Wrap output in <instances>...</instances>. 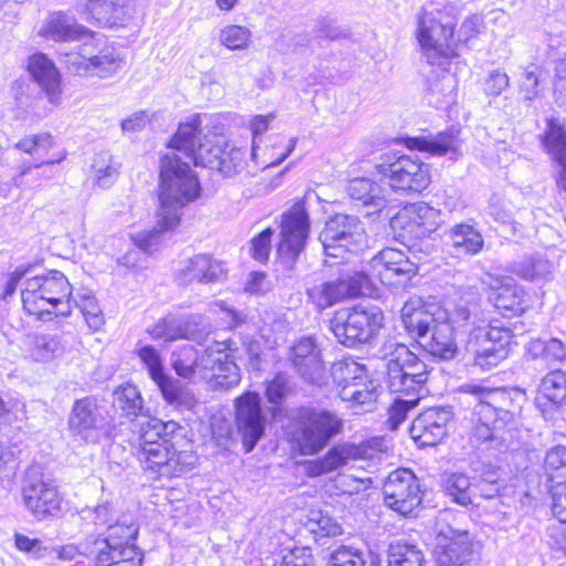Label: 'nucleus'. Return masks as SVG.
I'll list each match as a JSON object with an SVG mask.
<instances>
[{
	"instance_id": "nucleus-1",
	"label": "nucleus",
	"mask_w": 566,
	"mask_h": 566,
	"mask_svg": "<svg viewBox=\"0 0 566 566\" xmlns=\"http://www.w3.org/2000/svg\"><path fill=\"white\" fill-rule=\"evenodd\" d=\"M417 271V264L403 252L386 248L369 261L368 271L348 273L338 280L317 284L307 290V296L318 311H323L348 297L363 294L373 277L386 285H400L410 281Z\"/></svg>"
},
{
	"instance_id": "nucleus-2",
	"label": "nucleus",
	"mask_w": 566,
	"mask_h": 566,
	"mask_svg": "<svg viewBox=\"0 0 566 566\" xmlns=\"http://www.w3.org/2000/svg\"><path fill=\"white\" fill-rule=\"evenodd\" d=\"M177 153L185 156L182 150L171 146L170 140L168 151L160 159L157 227L168 231L179 224L182 208L200 196L197 176Z\"/></svg>"
},
{
	"instance_id": "nucleus-3",
	"label": "nucleus",
	"mask_w": 566,
	"mask_h": 566,
	"mask_svg": "<svg viewBox=\"0 0 566 566\" xmlns=\"http://www.w3.org/2000/svg\"><path fill=\"white\" fill-rule=\"evenodd\" d=\"M200 116L195 115L188 122L181 123L171 138V146L182 150L185 157L196 166L219 170L227 177L241 172L245 165V147L237 146L223 137H206L199 142Z\"/></svg>"
},
{
	"instance_id": "nucleus-4",
	"label": "nucleus",
	"mask_w": 566,
	"mask_h": 566,
	"mask_svg": "<svg viewBox=\"0 0 566 566\" xmlns=\"http://www.w3.org/2000/svg\"><path fill=\"white\" fill-rule=\"evenodd\" d=\"M480 304L472 296L461 295L447 301L432 316L429 333L419 342L432 356L453 359L459 352L458 335L480 322Z\"/></svg>"
},
{
	"instance_id": "nucleus-5",
	"label": "nucleus",
	"mask_w": 566,
	"mask_h": 566,
	"mask_svg": "<svg viewBox=\"0 0 566 566\" xmlns=\"http://www.w3.org/2000/svg\"><path fill=\"white\" fill-rule=\"evenodd\" d=\"M455 22L452 6L430 4L417 14L415 36L429 64L446 67L458 55L453 41Z\"/></svg>"
},
{
	"instance_id": "nucleus-6",
	"label": "nucleus",
	"mask_w": 566,
	"mask_h": 566,
	"mask_svg": "<svg viewBox=\"0 0 566 566\" xmlns=\"http://www.w3.org/2000/svg\"><path fill=\"white\" fill-rule=\"evenodd\" d=\"M24 310L38 318L44 315L69 316L72 312V285L60 271L27 277L21 284Z\"/></svg>"
},
{
	"instance_id": "nucleus-7",
	"label": "nucleus",
	"mask_w": 566,
	"mask_h": 566,
	"mask_svg": "<svg viewBox=\"0 0 566 566\" xmlns=\"http://www.w3.org/2000/svg\"><path fill=\"white\" fill-rule=\"evenodd\" d=\"M387 360V385L392 392L417 397L424 394L428 378L427 366L410 349L400 343L389 340L382 346Z\"/></svg>"
},
{
	"instance_id": "nucleus-8",
	"label": "nucleus",
	"mask_w": 566,
	"mask_h": 566,
	"mask_svg": "<svg viewBox=\"0 0 566 566\" xmlns=\"http://www.w3.org/2000/svg\"><path fill=\"white\" fill-rule=\"evenodd\" d=\"M343 419L335 412L302 408L294 419L292 441L301 454L312 455L323 450L343 430Z\"/></svg>"
},
{
	"instance_id": "nucleus-9",
	"label": "nucleus",
	"mask_w": 566,
	"mask_h": 566,
	"mask_svg": "<svg viewBox=\"0 0 566 566\" xmlns=\"http://www.w3.org/2000/svg\"><path fill=\"white\" fill-rule=\"evenodd\" d=\"M462 391L469 396V402H474V413L483 419H497L501 426L513 427L517 423L522 411L524 394L517 390L512 392L496 388L490 389L481 385L469 384Z\"/></svg>"
},
{
	"instance_id": "nucleus-10",
	"label": "nucleus",
	"mask_w": 566,
	"mask_h": 566,
	"mask_svg": "<svg viewBox=\"0 0 566 566\" xmlns=\"http://www.w3.org/2000/svg\"><path fill=\"white\" fill-rule=\"evenodd\" d=\"M382 321L379 308L355 306L336 312L331 321V331L340 344L353 347L376 336Z\"/></svg>"
},
{
	"instance_id": "nucleus-11",
	"label": "nucleus",
	"mask_w": 566,
	"mask_h": 566,
	"mask_svg": "<svg viewBox=\"0 0 566 566\" xmlns=\"http://www.w3.org/2000/svg\"><path fill=\"white\" fill-rule=\"evenodd\" d=\"M21 496L24 507L38 521L56 516L62 497L54 481L39 465H30L23 478Z\"/></svg>"
},
{
	"instance_id": "nucleus-12",
	"label": "nucleus",
	"mask_w": 566,
	"mask_h": 566,
	"mask_svg": "<svg viewBox=\"0 0 566 566\" xmlns=\"http://www.w3.org/2000/svg\"><path fill=\"white\" fill-rule=\"evenodd\" d=\"M135 353L168 405L180 410L195 408L198 403L195 394L165 373L164 359L154 346L139 345Z\"/></svg>"
},
{
	"instance_id": "nucleus-13",
	"label": "nucleus",
	"mask_w": 566,
	"mask_h": 566,
	"mask_svg": "<svg viewBox=\"0 0 566 566\" xmlns=\"http://www.w3.org/2000/svg\"><path fill=\"white\" fill-rule=\"evenodd\" d=\"M376 171L388 179L391 190L402 193L421 192L430 185L429 168L410 156L395 158L390 154L375 166Z\"/></svg>"
},
{
	"instance_id": "nucleus-14",
	"label": "nucleus",
	"mask_w": 566,
	"mask_h": 566,
	"mask_svg": "<svg viewBox=\"0 0 566 566\" xmlns=\"http://www.w3.org/2000/svg\"><path fill=\"white\" fill-rule=\"evenodd\" d=\"M319 241L328 258L344 260L365 243V232L357 217L337 213L326 222Z\"/></svg>"
},
{
	"instance_id": "nucleus-15",
	"label": "nucleus",
	"mask_w": 566,
	"mask_h": 566,
	"mask_svg": "<svg viewBox=\"0 0 566 566\" xmlns=\"http://www.w3.org/2000/svg\"><path fill=\"white\" fill-rule=\"evenodd\" d=\"M237 348L232 340L214 343L202 353L203 379L214 389H229L239 385L240 368L235 364Z\"/></svg>"
},
{
	"instance_id": "nucleus-16",
	"label": "nucleus",
	"mask_w": 566,
	"mask_h": 566,
	"mask_svg": "<svg viewBox=\"0 0 566 566\" xmlns=\"http://www.w3.org/2000/svg\"><path fill=\"white\" fill-rule=\"evenodd\" d=\"M137 455L145 470L166 478L188 473L196 460L191 451L177 450L169 439H164L161 444L143 447Z\"/></svg>"
},
{
	"instance_id": "nucleus-17",
	"label": "nucleus",
	"mask_w": 566,
	"mask_h": 566,
	"mask_svg": "<svg viewBox=\"0 0 566 566\" xmlns=\"http://www.w3.org/2000/svg\"><path fill=\"white\" fill-rule=\"evenodd\" d=\"M280 228L276 253L284 264L291 266L304 250L310 233L308 214L303 201L295 202L282 214Z\"/></svg>"
},
{
	"instance_id": "nucleus-18",
	"label": "nucleus",
	"mask_w": 566,
	"mask_h": 566,
	"mask_svg": "<svg viewBox=\"0 0 566 566\" xmlns=\"http://www.w3.org/2000/svg\"><path fill=\"white\" fill-rule=\"evenodd\" d=\"M382 440L371 439L361 443H343L332 448L323 458L308 461L305 465L308 476H319L337 470L353 461L373 459L381 450Z\"/></svg>"
},
{
	"instance_id": "nucleus-19",
	"label": "nucleus",
	"mask_w": 566,
	"mask_h": 566,
	"mask_svg": "<svg viewBox=\"0 0 566 566\" xmlns=\"http://www.w3.org/2000/svg\"><path fill=\"white\" fill-rule=\"evenodd\" d=\"M382 493L385 504L405 516L411 514L422 501L418 479L407 469L392 471L382 485Z\"/></svg>"
},
{
	"instance_id": "nucleus-20",
	"label": "nucleus",
	"mask_w": 566,
	"mask_h": 566,
	"mask_svg": "<svg viewBox=\"0 0 566 566\" xmlns=\"http://www.w3.org/2000/svg\"><path fill=\"white\" fill-rule=\"evenodd\" d=\"M235 426L245 452H251L265 430L259 394L247 391L234 400Z\"/></svg>"
},
{
	"instance_id": "nucleus-21",
	"label": "nucleus",
	"mask_w": 566,
	"mask_h": 566,
	"mask_svg": "<svg viewBox=\"0 0 566 566\" xmlns=\"http://www.w3.org/2000/svg\"><path fill=\"white\" fill-rule=\"evenodd\" d=\"M67 69L78 75H94L107 78L116 74L124 66V59L113 46H105L97 54L88 56L86 48L83 52L66 54Z\"/></svg>"
},
{
	"instance_id": "nucleus-22",
	"label": "nucleus",
	"mask_w": 566,
	"mask_h": 566,
	"mask_svg": "<svg viewBox=\"0 0 566 566\" xmlns=\"http://www.w3.org/2000/svg\"><path fill=\"white\" fill-rule=\"evenodd\" d=\"M103 422L95 401L84 398L76 400L72 407L69 430L75 439L95 444L108 434V429Z\"/></svg>"
},
{
	"instance_id": "nucleus-23",
	"label": "nucleus",
	"mask_w": 566,
	"mask_h": 566,
	"mask_svg": "<svg viewBox=\"0 0 566 566\" xmlns=\"http://www.w3.org/2000/svg\"><path fill=\"white\" fill-rule=\"evenodd\" d=\"M442 223L441 211L426 202L406 206L391 220L392 228L417 238L434 232Z\"/></svg>"
},
{
	"instance_id": "nucleus-24",
	"label": "nucleus",
	"mask_w": 566,
	"mask_h": 566,
	"mask_svg": "<svg viewBox=\"0 0 566 566\" xmlns=\"http://www.w3.org/2000/svg\"><path fill=\"white\" fill-rule=\"evenodd\" d=\"M290 360L302 378L322 385L326 378V368L321 349L312 337H302L290 350Z\"/></svg>"
},
{
	"instance_id": "nucleus-25",
	"label": "nucleus",
	"mask_w": 566,
	"mask_h": 566,
	"mask_svg": "<svg viewBox=\"0 0 566 566\" xmlns=\"http://www.w3.org/2000/svg\"><path fill=\"white\" fill-rule=\"evenodd\" d=\"M434 554L439 566H463L471 555L469 534L441 527L436 535Z\"/></svg>"
},
{
	"instance_id": "nucleus-26",
	"label": "nucleus",
	"mask_w": 566,
	"mask_h": 566,
	"mask_svg": "<svg viewBox=\"0 0 566 566\" xmlns=\"http://www.w3.org/2000/svg\"><path fill=\"white\" fill-rule=\"evenodd\" d=\"M451 412L442 408H430L421 412L410 427L411 438L420 447H433L447 436Z\"/></svg>"
},
{
	"instance_id": "nucleus-27",
	"label": "nucleus",
	"mask_w": 566,
	"mask_h": 566,
	"mask_svg": "<svg viewBox=\"0 0 566 566\" xmlns=\"http://www.w3.org/2000/svg\"><path fill=\"white\" fill-rule=\"evenodd\" d=\"M82 13L99 27L114 28L125 25L134 10L130 0H86Z\"/></svg>"
},
{
	"instance_id": "nucleus-28",
	"label": "nucleus",
	"mask_w": 566,
	"mask_h": 566,
	"mask_svg": "<svg viewBox=\"0 0 566 566\" xmlns=\"http://www.w3.org/2000/svg\"><path fill=\"white\" fill-rule=\"evenodd\" d=\"M28 70L50 104L59 105L62 101L63 86L54 62L44 53H34L29 57Z\"/></svg>"
},
{
	"instance_id": "nucleus-29",
	"label": "nucleus",
	"mask_w": 566,
	"mask_h": 566,
	"mask_svg": "<svg viewBox=\"0 0 566 566\" xmlns=\"http://www.w3.org/2000/svg\"><path fill=\"white\" fill-rule=\"evenodd\" d=\"M227 275L222 262L212 259L207 254H197L185 260L176 272V277L180 284L214 283L222 281Z\"/></svg>"
},
{
	"instance_id": "nucleus-30",
	"label": "nucleus",
	"mask_w": 566,
	"mask_h": 566,
	"mask_svg": "<svg viewBox=\"0 0 566 566\" xmlns=\"http://www.w3.org/2000/svg\"><path fill=\"white\" fill-rule=\"evenodd\" d=\"M38 35L55 42L82 41L93 33L76 20L62 11L51 12L41 22Z\"/></svg>"
},
{
	"instance_id": "nucleus-31",
	"label": "nucleus",
	"mask_w": 566,
	"mask_h": 566,
	"mask_svg": "<svg viewBox=\"0 0 566 566\" xmlns=\"http://www.w3.org/2000/svg\"><path fill=\"white\" fill-rule=\"evenodd\" d=\"M164 231L156 226L150 230L130 234L136 249H130L120 255L117 264L133 271L143 269L146 262L144 254H151L159 248Z\"/></svg>"
},
{
	"instance_id": "nucleus-32",
	"label": "nucleus",
	"mask_w": 566,
	"mask_h": 566,
	"mask_svg": "<svg viewBox=\"0 0 566 566\" xmlns=\"http://www.w3.org/2000/svg\"><path fill=\"white\" fill-rule=\"evenodd\" d=\"M492 287L494 305L504 315H520L527 308L526 292L512 277H497Z\"/></svg>"
},
{
	"instance_id": "nucleus-33",
	"label": "nucleus",
	"mask_w": 566,
	"mask_h": 566,
	"mask_svg": "<svg viewBox=\"0 0 566 566\" xmlns=\"http://www.w3.org/2000/svg\"><path fill=\"white\" fill-rule=\"evenodd\" d=\"M511 272L532 283H545L553 279L554 263L541 252L530 253L511 264Z\"/></svg>"
},
{
	"instance_id": "nucleus-34",
	"label": "nucleus",
	"mask_w": 566,
	"mask_h": 566,
	"mask_svg": "<svg viewBox=\"0 0 566 566\" xmlns=\"http://www.w3.org/2000/svg\"><path fill=\"white\" fill-rule=\"evenodd\" d=\"M408 148L419 151H426L432 156L460 154L461 140L459 130L442 132L431 137H412L406 140Z\"/></svg>"
},
{
	"instance_id": "nucleus-35",
	"label": "nucleus",
	"mask_w": 566,
	"mask_h": 566,
	"mask_svg": "<svg viewBox=\"0 0 566 566\" xmlns=\"http://www.w3.org/2000/svg\"><path fill=\"white\" fill-rule=\"evenodd\" d=\"M346 191L352 199L360 201L376 211H380L388 202V190L366 177L348 180Z\"/></svg>"
},
{
	"instance_id": "nucleus-36",
	"label": "nucleus",
	"mask_w": 566,
	"mask_h": 566,
	"mask_svg": "<svg viewBox=\"0 0 566 566\" xmlns=\"http://www.w3.org/2000/svg\"><path fill=\"white\" fill-rule=\"evenodd\" d=\"M54 146V139L49 133H41L25 136L20 139L14 147L25 154L32 155L40 159L34 168H42L61 163L65 159V151L46 158L48 151Z\"/></svg>"
},
{
	"instance_id": "nucleus-37",
	"label": "nucleus",
	"mask_w": 566,
	"mask_h": 566,
	"mask_svg": "<svg viewBox=\"0 0 566 566\" xmlns=\"http://www.w3.org/2000/svg\"><path fill=\"white\" fill-rule=\"evenodd\" d=\"M96 566H142L143 554L137 546L95 544Z\"/></svg>"
},
{
	"instance_id": "nucleus-38",
	"label": "nucleus",
	"mask_w": 566,
	"mask_h": 566,
	"mask_svg": "<svg viewBox=\"0 0 566 566\" xmlns=\"http://www.w3.org/2000/svg\"><path fill=\"white\" fill-rule=\"evenodd\" d=\"M465 350L473 356L474 365L482 370H489L497 366L509 355V348L495 346L488 339L473 337L471 333L468 336Z\"/></svg>"
},
{
	"instance_id": "nucleus-39",
	"label": "nucleus",
	"mask_w": 566,
	"mask_h": 566,
	"mask_svg": "<svg viewBox=\"0 0 566 566\" xmlns=\"http://www.w3.org/2000/svg\"><path fill=\"white\" fill-rule=\"evenodd\" d=\"M432 316L420 297L409 298L401 308V319L405 328L422 339L432 326Z\"/></svg>"
},
{
	"instance_id": "nucleus-40",
	"label": "nucleus",
	"mask_w": 566,
	"mask_h": 566,
	"mask_svg": "<svg viewBox=\"0 0 566 566\" xmlns=\"http://www.w3.org/2000/svg\"><path fill=\"white\" fill-rule=\"evenodd\" d=\"M447 237L448 243L457 255L476 254L484 245L482 234L472 226L465 223L453 226Z\"/></svg>"
},
{
	"instance_id": "nucleus-41",
	"label": "nucleus",
	"mask_w": 566,
	"mask_h": 566,
	"mask_svg": "<svg viewBox=\"0 0 566 566\" xmlns=\"http://www.w3.org/2000/svg\"><path fill=\"white\" fill-rule=\"evenodd\" d=\"M202 355L191 346L186 345L171 354V367L184 379H203Z\"/></svg>"
},
{
	"instance_id": "nucleus-42",
	"label": "nucleus",
	"mask_w": 566,
	"mask_h": 566,
	"mask_svg": "<svg viewBox=\"0 0 566 566\" xmlns=\"http://www.w3.org/2000/svg\"><path fill=\"white\" fill-rule=\"evenodd\" d=\"M138 534V526L132 514L117 516L114 523L107 526L106 535L95 544L114 546H136L135 539Z\"/></svg>"
},
{
	"instance_id": "nucleus-43",
	"label": "nucleus",
	"mask_w": 566,
	"mask_h": 566,
	"mask_svg": "<svg viewBox=\"0 0 566 566\" xmlns=\"http://www.w3.org/2000/svg\"><path fill=\"white\" fill-rule=\"evenodd\" d=\"M64 353V345L57 335L40 334L34 335L30 343L28 355L34 363L48 364L61 357Z\"/></svg>"
},
{
	"instance_id": "nucleus-44",
	"label": "nucleus",
	"mask_w": 566,
	"mask_h": 566,
	"mask_svg": "<svg viewBox=\"0 0 566 566\" xmlns=\"http://www.w3.org/2000/svg\"><path fill=\"white\" fill-rule=\"evenodd\" d=\"M180 426L176 421H163L157 418H149L140 423L138 433V450L143 447L161 444L164 439L174 436Z\"/></svg>"
},
{
	"instance_id": "nucleus-45",
	"label": "nucleus",
	"mask_w": 566,
	"mask_h": 566,
	"mask_svg": "<svg viewBox=\"0 0 566 566\" xmlns=\"http://www.w3.org/2000/svg\"><path fill=\"white\" fill-rule=\"evenodd\" d=\"M566 398V375L560 370L547 374L539 385L536 402L538 406H558Z\"/></svg>"
},
{
	"instance_id": "nucleus-46",
	"label": "nucleus",
	"mask_w": 566,
	"mask_h": 566,
	"mask_svg": "<svg viewBox=\"0 0 566 566\" xmlns=\"http://www.w3.org/2000/svg\"><path fill=\"white\" fill-rule=\"evenodd\" d=\"M376 382L369 377L368 373L364 375V380L355 384L345 385L339 390V397L347 401L352 407L370 406L376 401Z\"/></svg>"
},
{
	"instance_id": "nucleus-47",
	"label": "nucleus",
	"mask_w": 566,
	"mask_h": 566,
	"mask_svg": "<svg viewBox=\"0 0 566 566\" xmlns=\"http://www.w3.org/2000/svg\"><path fill=\"white\" fill-rule=\"evenodd\" d=\"M442 488L446 495L453 502L463 506L472 503L474 489L467 474L462 472L447 473L442 481Z\"/></svg>"
},
{
	"instance_id": "nucleus-48",
	"label": "nucleus",
	"mask_w": 566,
	"mask_h": 566,
	"mask_svg": "<svg viewBox=\"0 0 566 566\" xmlns=\"http://www.w3.org/2000/svg\"><path fill=\"white\" fill-rule=\"evenodd\" d=\"M114 406L126 417H137L144 406L143 397L135 385L125 384L114 391Z\"/></svg>"
},
{
	"instance_id": "nucleus-49",
	"label": "nucleus",
	"mask_w": 566,
	"mask_h": 566,
	"mask_svg": "<svg viewBox=\"0 0 566 566\" xmlns=\"http://www.w3.org/2000/svg\"><path fill=\"white\" fill-rule=\"evenodd\" d=\"M543 145L553 160H563L566 156V130L556 119L547 122V129L543 136Z\"/></svg>"
},
{
	"instance_id": "nucleus-50",
	"label": "nucleus",
	"mask_w": 566,
	"mask_h": 566,
	"mask_svg": "<svg viewBox=\"0 0 566 566\" xmlns=\"http://www.w3.org/2000/svg\"><path fill=\"white\" fill-rule=\"evenodd\" d=\"M366 374V367L352 359L339 360L332 366V376L338 391L342 390L345 385L364 380V375Z\"/></svg>"
},
{
	"instance_id": "nucleus-51",
	"label": "nucleus",
	"mask_w": 566,
	"mask_h": 566,
	"mask_svg": "<svg viewBox=\"0 0 566 566\" xmlns=\"http://www.w3.org/2000/svg\"><path fill=\"white\" fill-rule=\"evenodd\" d=\"M118 164L108 153L97 154L92 164L93 179L101 188L111 187L118 176Z\"/></svg>"
},
{
	"instance_id": "nucleus-52",
	"label": "nucleus",
	"mask_w": 566,
	"mask_h": 566,
	"mask_svg": "<svg viewBox=\"0 0 566 566\" xmlns=\"http://www.w3.org/2000/svg\"><path fill=\"white\" fill-rule=\"evenodd\" d=\"M421 552L411 544L394 542L388 549V566H422Z\"/></svg>"
},
{
	"instance_id": "nucleus-53",
	"label": "nucleus",
	"mask_w": 566,
	"mask_h": 566,
	"mask_svg": "<svg viewBox=\"0 0 566 566\" xmlns=\"http://www.w3.org/2000/svg\"><path fill=\"white\" fill-rule=\"evenodd\" d=\"M252 31L244 25L229 24L220 30L219 42L231 51H243L249 48Z\"/></svg>"
},
{
	"instance_id": "nucleus-54",
	"label": "nucleus",
	"mask_w": 566,
	"mask_h": 566,
	"mask_svg": "<svg viewBox=\"0 0 566 566\" xmlns=\"http://www.w3.org/2000/svg\"><path fill=\"white\" fill-rule=\"evenodd\" d=\"M153 339L174 342L181 339L186 332H182L181 316L168 315L159 319L154 326L147 329Z\"/></svg>"
},
{
	"instance_id": "nucleus-55",
	"label": "nucleus",
	"mask_w": 566,
	"mask_h": 566,
	"mask_svg": "<svg viewBox=\"0 0 566 566\" xmlns=\"http://www.w3.org/2000/svg\"><path fill=\"white\" fill-rule=\"evenodd\" d=\"M369 479H358L349 474L338 475L331 484L328 492L334 496H358L366 492L370 486Z\"/></svg>"
},
{
	"instance_id": "nucleus-56",
	"label": "nucleus",
	"mask_w": 566,
	"mask_h": 566,
	"mask_svg": "<svg viewBox=\"0 0 566 566\" xmlns=\"http://www.w3.org/2000/svg\"><path fill=\"white\" fill-rule=\"evenodd\" d=\"M480 319L481 321L478 324L470 326L469 333L473 334V337L488 339V342L494 344L495 346L507 348L511 339L510 331L495 326H483V324L486 322V318L484 317L481 310Z\"/></svg>"
},
{
	"instance_id": "nucleus-57",
	"label": "nucleus",
	"mask_w": 566,
	"mask_h": 566,
	"mask_svg": "<svg viewBox=\"0 0 566 566\" xmlns=\"http://www.w3.org/2000/svg\"><path fill=\"white\" fill-rule=\"evenodd\" d=\"M545 469L553 484L566 482V447L558 446L547 452Z\"/></svg>"
},
{
	"instance_id": "nucleus-58",
	"label": "nucleus",
	"mask_w": 566,
	"mask_h": 566,
	"mask_svg": "<svg viewBox=\"0 0 566 566\" xmlns=\"http://www.w3.org/2000/svg\"><path fill=\"white\" fill-rule=\"evenodd\" d=\"M76 305L81 308L86 323L93 329H98L103 325V316L99 305L92 294H83L80 300L72 298V307Z\"/></svg>"
},
{
	"instance_id": "nucleus-59",
	"label": "nucleus",
	"mask_w": 566,
	"mask_h": 566,
	"mask_svg": "<svg viewBox=\"0 0 566 566\" xmlns=\"http://www.w3.org/2000/svg\"><path fill=\"white\" fill-rule=\"evenodd\" d=\"M473 416L475 426L473 427L471 432V440L476 443L488 442L496 439V432L501 429L506 428L505 426H501L497 422V419L486 420L483 419L482 416L475 415L474 412Z\"/></svg>"
},
{
	"instance_id": "nucleus-60",
	"label": "nucleus",
	"mask_w": 566,
	"mask_h": 566,
	"mask_svg": "<svg viewBox=\"0 0 566 566\" xmlns=\"http://www.w3.org/2000/svg\"><path fill=\"white\" fill-rule=\"evenodd\" d=\"M418 405V398H397L389 409L388 424L396 430L407 418L408 412Z\"/></svg>"
},
{
	"instance_id": "nucleus-61",
	"label": "nucleus",
	"mask_w": 566,
	"mask_h": 566,
	"mask_svg": "<svg viewBox=\"0 0 566 566\" xmlns=\"http://www.w3.org/2000/svg\"><path fill=\"white\" fill-rule=\"evenodd\" d=\"M182 319V332H186L182 338L201 340L209 333V326L205 322V317L201 315H187L181 316Z\"/></svg>"
},
{
	"instance_id": "nucleus-62",
	"label": "nucleus",
	"mask_w": 566,
	"mask_h": 566,
	"mask_svg": "<svg viewBox=\"0 0 566 566\" xmlns=\"http://www.w3.org/2000/svg\"><path fill=\"white\" fill-rule=\"evenodd\" d=\"M272 235L273 230L268 228L251 240V255L254 260L264 262L269 259Z\"/></svg>"
},
{
	"instance_id": "nucleus-63",
	"label": "nucleus",
	"mask_w": 566,
	"mask_h": 566,
	"mask_svg": "<svg viewBox=\"0 0 566 566\" xmlns=\"http://www.w3.org/2000/svg\"><path fill=\"white\" fill-rule=\"evenodd\" d=\"M365 562L359 551L343 546L331 557V566H364Z\"/></svg>"
},
{
	"instance_id": "nucleus-64",
	"label": "nucleus",
	"mask_w": 566,
	"mask_h": 566,
	"mask_svg": "<svg viewBox=\"0 0 566 566\" xmlns=\"http://www.w3.org/2000/svg\"><path fill=\"white\" fill-rule=\"evenodd\" d=\"M552 511L562 524H566V482L552 485Z\"/></svg>"
}]
</instances>
